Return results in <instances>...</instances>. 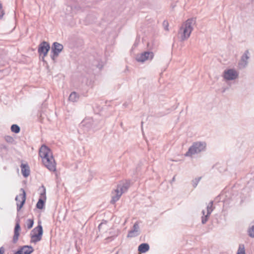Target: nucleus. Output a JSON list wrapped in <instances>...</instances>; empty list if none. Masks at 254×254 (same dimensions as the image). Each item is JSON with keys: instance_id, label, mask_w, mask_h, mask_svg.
<instances>
[{"instance_id": "obj_37", "label": "nucleus", "mask_w": 254, "mask_h": 254, "mask_svg": "<svg viewBox=\"0 0 254 254\" xmlns=\"http://www.w3.org/2000/svg\"><path fill=\"white\" fill-rule=\"evenodd\" d=\"M252 224H254V220L252 222Z\"/></svg>"}, {"instance_id": "obj_17", "label": "nucleus", "mask_w": 254, "mask_h": 254, "mask_svg": "<svg viewBox=\"0 0 254 254\" xmlns=\"http://www.w3.org/2000/svg\"><path fill=\"white\" fill-rule=\"evenodd\" d=\"M249 52L248 50H246L244 54L242 55L241 59V61L239 63V65L242 67H245L247 65V60L249 59Z\"/></svg>"}, {"instance_id": "obj_24", "label": "nucleus", "mask_w": 254, "mask_h": 254, "mask_svg": "<svg viewBox=\"0 0 254 254\" xmlns=\"http://www.w3.org/2000/svg\"><path fill=\"white\" fill-rule=\"evenodd\" d=\"M236 254H246L245 246L244 244H240Z\"/></svg>"}, {"instance_id": "obj_13", "label": "nucleus", "mask_w": 254, "mask_h": 254, "mask_svg": "<svg viewBox=\"0 0 254 254\" xmlns=\"http://www.w3.org/2000/svg\"><path fill=\"white\" fill-rule=\"evenodd\" d=\"M39 154L43 160L49 157L52 153L49 148L45 145H43L39 149Z\"/></svg>"}, {"instance_id": "obj_5", "label": "nucleus", "mask_w": 254, "mask_h": 254, "mask_svg": "<svg viewBox=\"0 0 254 254\" xmlns=\"http://www.w3.org/2000/svg\"><path fill=\"white\" fill-rule=\"evenodd\" d=\"M64 47L62 44L55 42H54L51 47V59L55 61V59L57 58L59 54L63 51Z\"/></svg>"}, {"instance_id": "obj_3", "label": "nucleus", "mask_w": 254, "mask_h": 254, "mask_svg": "<svg viewBox=\"0 0 254 254\" xmlns=\"http://www.w3.org/2000/svg\"><path fill=\"white\" fill-rule=\"evenodd\" d=\"M37 227L34 228L30 233V242L36 243L41 240L43 234V227L41 225V222L39 221Z\"/></svg>"}, {"instance_id": "obj_39", "label": "nucleus", "mask_w": 254, "mask_h": 254, "mask_svg": "<svg viewBox=\"0 0 254 254\" xmlns=\"http://www.w3.org/2000/svg\"><path fill=\"white\" fill-rule=\"evenodd\" d=\"M121 126H123V123H122L121 124Z\"/></svg>"}, {"instance_id": "obj_9", "label": "nucleus", "mask_w": 254, "mask_h": 254, "mask_svg": "<svg viewBox=\"0 0 254 254\" xmlns=\"http://www.w3.org/2000/svg\"><path fill=\"white\" fill-rule=\"evenodd\" d=\"M153 57V52L146 51L137 55L136 57V60L138 62L144 63L146 61L151 60Z\"/></svg>"}, {"instance_id": "obj_22", "label": "nucleus", "mask_w": 254, "mask_h": 254, "mask_svg": "<svg viewBox=\"0 0 254 254\" xmlns=\"http://www.w3.org/2000/svg\"><path fill=\"white\" fill-rule=\"evenodd\" d=\"M79 98V95L76 92H72L69 95L68 100L72 102H77Z\"/></svg>"}, {"instance_id": "obj_27", "label": "nucleus", "mask_w": 254, "mask_h": 254, "mask_svg": "<svg viewBox=\"0 0 254 254\" xmlns=\"http://www.w3.org/2000/svg\"><path fill=\"white\" fill-rule=\"evenodd\" d=\"M200 179H201V177H199V178H195V179L192 180V184L194 188H195L197 186V185L198 182L200 181Z\"/></svg>"}, {"instance_id": "obj_10", "label": "nucleus", "mask_w": 254, "mask_h": 254, "mask_svg": "<svg viewBox=\"0 0 254 254\" xmlns=\"http://www.w3.org/2000/svg\"><path fill=\"white\" fill-rule=\"evenodd\" d=\"M213 201H211L208 205L207 206V214L205 215V211L203 210L202 211V213L203 216L201 217V222L203 224H205L208 220V219L209 217V215L212 212L213 210Z\"/></svg>"}, {"instance_id": "obj_14", "label": "nucleus", "mask_w": 254, "mask_h": 254, "mask_svg": "<svg viewBox=\"0 0 254 254\" xmlns=\"http://www.w3.org/2000/svg\"><path fill=\"white\" fill-rule=\"evenodd\" d=\"M46 200V189L44 188L43 192L41 193L40 197L36 204V208L39 209H42L44 207Z\"/></svg>"}, {"instance_id": "obj_35", "label": "nucleus", "mask_w": 254, "mask_h": 254, "mask_svg": "<svg viewBox=\"0 0 254 254\" xmlns=\"http://www.w3.org/2000/svg\"><path fill=\"white\" fill-rule=\"evenodd\" d=\"M175 177L174 176V177L173 178V179H172V181H173V182H174V181H175Z\"/></svg>"}, {"instance_id": "obj_19", "label": "nucleus", "mask_w": 254, "mask_h": 254, "mask_svg": "<svg viewBox=\"0 0 254 254\" xmlns=\"http://www.w3.org/2000/svg\"><path fill=\"white\" fill-rule=\"evenodd\" d=\"M115 194L113 195L110 203L112 204H115L120 198L123 193L119 190V189H116L115 190Z\"/></svg>"}, {"instance_id": "obj_4", "label": "nucleus", "mask_w": 254, "mask_h": 254, "mask_svg": "<svg viewBox=\"0 0 254 254\" xmlns=\"http://www.w3.org/2000/svg\"><path fill=\"white\" fill-rule=\"evenodd\" d=\"M81 126L86 131L90 129H96L97 128L96 122H95L91 118L84 119L81 123Z\"/></svg>"}, {"instance_id": "obj_18", "label": "nucleus", "mask_w": 254, "mask_h": 254, "mask_svg": "<svg viewBox=\"0 0 254 254\" xmlns=\"http://www.w3.org/2000/svg\"><path fill=\"white\" fill-rule=\"evenodd\" d=\"M130 186V181L127 180L125 183H121L117 186V189H119L120 191L123 193L127 191Z\"/></svg>"}, {"instance_id": "obj_25", "label": "nucleus", "mask_w": 254, "mask_h": 254, "mask_svg": "<svg viewBox=\"0 0 254 254\" xmlns=\"http://www.w3.org/2000/svg\"><path fill=\"white\" fill-rule=\"evenodd\" d=\"M249 236L251 238H254V224L251 223V226L248 231Z\"/></svg>"}, {"instance_id": "obj_38", "label": "nucleus", "mask_w": 254, "mask_h": 254, "mask_svg": "<svg viewBox=\"0 0 254 254\" xmlns=\"http://www.w3.org/2000/svg\"><path fill=\"white\" fill-rule=\"evenodd\" d=\"M225 91V89H224L223 91V92H224Z\"/></svg>"}, {"instance_id": "obj_34", "label": "nucleus", "mask_w": 254, "mask_h": 254, "mask_svg": "<svg viewBox=\"0 0 254 254\" xmlns=\"http://www.w3.org/2000/svg\"><path fill=\"white\" fill-rule=\"evenodd\" d=\"M0 9H2V6L1 3H0Z\"/></svg>"}, {"instance_id": "obj_31", "label": "nucleus", "mask_w": 254, "mask_h": 254, "mask_svg": "<svg viewBox=\"0 0 254 254\" xmlns=\"http://www.w3.org/2000/svg\"><path fill=\"white\" fill-rule=\"evenodd\" d=\"M5 251V249L3 247H1L0 248V254H4Z\"/></svg>"}, {"instance_id": "obj_30", "label": "nucleus", "mask_w": 254, "mask_h": 254, "mask_svg": "<svg viewBox=\"0 0 254 254\" xmlns=\"http://www.w3.org/2000/svg\"><path fill=\"white\" fill-rule=\"evenodd\" d=\"M0 148L1 150H4L5 151H7L8 150V148H7V146H6L5 145H4V144H1L0 145Z\"/></svg>"}, {"instance_id": "obj_36", "label": "nucleus", "mask_w": 254, "mask_h": 254, "mask_svg": "<svg viewBox=\"0 0 254 254\" xmlns=\"http://www.w3.org/2000/svg\"><path fill=\"white\" fill-rule=\"evenodd\" d=\"M165 29L166 30H168V28H167V26L165 27Z\"/></svg>"}, {"instance_id": "obj_32", "label": "nucleus", "mask_w": 254, "mask_h": 254, "mask_svg": "<svg viewBox=\"0 0 254 254\" xmlns=\"http://www.w3.org/2000/svg\"><path fill=\"white\" fill-rule=\"evenodd\" d=\"M4 14V11L3 9H0V19H1Z\"/></svg>"}, {"instance_id": "obj_8", "label": "nucleus", "mask_w": 254, "mask_h": 254, "mask_svg": "<svg viewBox=\"0 0 254 254\" xmlns=\"http://www.w3.org/2000/svg\"><path fill=\"white\" fill-rule=\"evenodd\" d=\"M43 164L50 171L55 172L56 170V162L52 155L43 159Z\"/></svg>"}, {"instance_id": "obj_28", "label": "nucleus", "mask_w": 254, "mask_h": 254, "mask_svg": "<svg viewBox=\"0 0 254 254\" xmlns=\"http://www.w3.org/2000/svg\"><path fill=\"white\" fill-rule=\"evenodd\" d=\"M117 235L118 234H116L115 235L108 237L107 238H106V240L107 241V242H111L113 241L114 239V238L117 236Z\"/></svg>"}, {"instance_id": "obj_23", "label": "nucleus", "mask_w": 254, "mask_h": 254, "mask_svg": "<svg viewBox=\"0 0 254 254\" xmlns=\"http://www.w3.org/2000/svg\"><path fill=\"white\" fill-rule=\"evenodd\" d=\"M10 129L12 132H14L15 133H18L20 131V127L16 124L12 125L11 126Z\"/></svg>"}, {"instance_id": "obj_7", "label": "nucleus", "mask_w": 254, "mask_h": 254, "mask_svg": "<svg viewBox=\"0 0 254 254\" xmlns=\"http://www.w3.org/2000/svg\"><path fill=\"white\" fill-rule=\"evenodd\" d=\"M20 191H22V193L17 195L15 199L17 202V210L18 211L21 209L26 201V194L25 191L22 188L20 189Z\"/></svg>"}, {"instance_id": "obj_11", "label": "nucleus", "mask_w": 254, "mask_h": 254, "mask_svg": "<svg viewBox=\"0 0 254 254\" xmlns=\"http://www.w3.org/2000/svg\"><path fill=\"white\" fill-rule=\"evenodd\" d=\"M238 74L236 70L233 69L225 70L223 72L224 78L228 80H232L236 79Z\"/></svg>"}, {"instance_id": "obj_29", "label": "nucleus", "mask_w": 254, "mask_h": 254, "mask_svg": "<svg viewBox=\"0 0 254 254\" xmlns=\"http://www.w3.org/2000/svg\"><path fill=\"white\" fill-rule=\"evenodd\" d=\"M5 140L7 142H11L13 140V139L12 137L11 136H7L6 137H5Z\"/></svg>"}, {"instance_id": "obj_20", "label": "nucleus", "mask_w": 254, "mask_h": 254, "mask_svg": "<svg viewBox=\"0 0 254 254\" xmlns=\"http://www.w3.org/2000/svg\"><path fill=\"white\" fill-rule=\"evenodd\" d=\"M21 173L24 177H27L30 175V169L28 164H21Z\"/></svg>"}, {"instance_id": "obj_12", "label": "nucleus", "mask_w": 254, "mask_h": 254, "mask_svg": "<svg viewBox=\"0 0 254 254\" xmlns=\"http://www.w3.org/2000/svg\"><path fill=\"white\" fill-rule=\"evenodd\" d=\"M33 252L34 249L32 246L25 245L20 247L13 254H31Z\"/></svg>"}, {"instance_id": "obj_6", "label": "nucleus", "mask_w": 254, "mask_h": 254, "mask_svg": "<svg viewBox=\"0 0 254 254\" xmlns=\"http://www.w3.org/2000/svg\"><path fill=\"white\" fill-rule=\"evenodd\" d=\"M50 49V44L46 41H43L38 46V52L40 56L43 55V60Z\"/></svg>"}, {"instance_id": "obj_33", "label": "nucleus", "mask_w": 254, "mask_h": 254, "mask_svg": "<svg viewBox=\"0 0 254 254\" xmlns=\"http://www.w3.org/2000/svg\"><path fill=\"white\" fill-rule=\"evenodd\" d=\"M103 223H101L99 226H98V229L99 230H100L101 229V227H102V226L103 225Z\"/></svg>"}, {"instance_id": "obj_15", "label": "nucleus", "mask_w": 254, "mask_h": 254, "mask_svg": "<svg viewBox=\"0 0 254 254\" xmlns=\"http://www.w3.org/2000/svg\"><path fill=\"white\" fill-rule=\"evenodd\" d=\"M139 230V227L138 222H136L132 227V229L128 231L127 237L129 238H132L137 236L139 235L138 231Z\"/></svg>"}, {"instance_id": "obj_16", "label": "nucleus", "mask_w": 254, "mask_h": 254, "mask_svg": "<svg viewBox=\"0 0 254 254\" xmlns=\"http://www.w3.org/2000/svg\"><path fill=\"white\" fill-rule=\"evenodd\" d=\"M20 230L21 228L19 224V220H17L16 222L14 230V236L13 237V243H16L17 242L18 237L19 236V231Z\"/></svg>"}, {"instance_id": "obj_26", "label": "nucleus", "mask_w": 254, "mask_h": 254, "mask_svg": "<svg viewBox=\"0 0 254 254\" xmlns=\"http://www.w3.org/2000/svg\"><path fill=\"white\" fill-rule=\"evenodd\" d=\"M34 224V220L33 219H29L27 220L26 222V226L28 229H30L32 228Z\"/></svg>"}, {"instance_id": "obj_21", "label": "nucleus", "mask_w": 254, "mask_h": 254, "mask_svg": "<svg viewBox=\"0 0 254 254\" xmlns=\"http://www.w3.org/2000/svg\"><path fill=\"white\" fill-rule=\"evenodd\" d=\"M149 249V246L147 243H142L138 247V251L141 253H145Z\"/></svg>"}, {"instance_id": "obj_2", "label": "nucleus", "mask_w": 254, "mask_h": 254, "mask_svg": "<svg viewBox=\"0 0 254 254\" xmlns=\"http://www.w3.org/2000/svg\"><path fill=\"white\" fill-rule=\"evenodd\" d=\"M206 148V143L204 141H196L192 143L189 147L188 151L185 154L187 157H192L193 155L200 153L205 151Z\"/></svg>"}, {"instance_id": "obj_1", "label": "nucleus", "mask_w": 254, "mask_h": 254, "mask_svg": "<svg viewBox=\"0 0 254 254\" xmlns=\"http://www.w3.org/2000/svg\"><path fill=\"white\" fill-rule=\"evenodd\" d=\"M195 24L196 18L192 17L188 19L182 25L179 31V34L181 35V40L182 41H184L190 37Z\"/></svg>"}]
</instances>
